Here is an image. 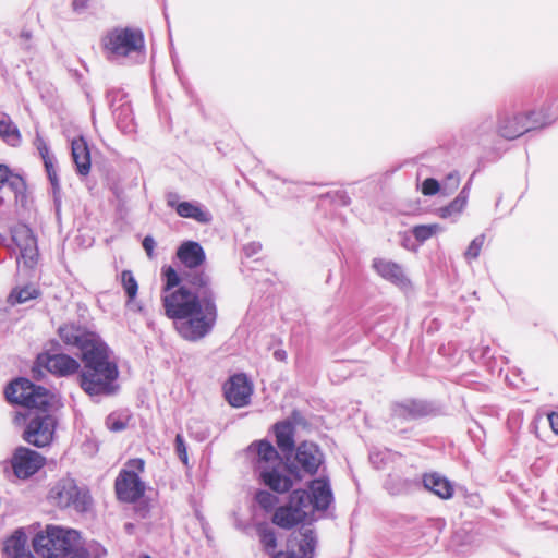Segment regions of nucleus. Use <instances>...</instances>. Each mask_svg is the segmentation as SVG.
<instances>
[{
    "mask_svg": "<svg viewBox=\"0 0 558 558\" xmlns=\"http://www.w3.org/2000/svg\"><path fill=\"white\" fill-rule=\"evenodd\" d=\"M460 184V177L457 172L449 173L440 185L441 192L445 195L451 194L453 191L458 189Z\"/></svg>",
    "mask_w": 558,
    "mask_h": 558,
    "instance_id": "obj_38",
    "label": "nucleus"
},
{
    "mask_svg": "<svg viewBox=\"0 0 558 558\" xmlns=\"http://www.w3.org/2000/svg\"><path fill=\"white\" fill-rule=\"evenodd\" d=\"M3 203V197L0 196V205Z\"/></svg>",
    "mask_w": 558,
    "mask_h": 558,
    "instance_id": "obj_50",
    "label": "nucleus"
},
{
    "mask_svg": "<svg viewBox=\"0 0 558 558\" xmlns=\"http://www.w3.org/2000/svg\"><path fill=\"white\" fill-rule=\"evenodd\" d=\"M324 462V454L319 447L312 441H303L295 448L294 459L289 462L287 469L296 478H301L300 472L314 475Z\"/></svg>",
    "mask_w": 558,
    "mask_h": 558,
    "instance_id": "obj_11",
    "label": "nucleus"
},
{
    "mask_svg": "<svg viewBox=\"0 0 558 558\" xmlns=\"http://www.w3.org/2000/svg\"><path fill=\"white\" fill-rule=\"evenodd\" d=\"M83 369L80 374L82 389L89 396L112 395L118 390L119 369L110 359L109 348L99 342L82 355Z\"/></svg>",
    "mask_w": 558,
    "mask_h": 558,
    "instance_id": "obj_2",
    "label": "nucleus"
},
{
    "mask_svg": "<svg viewBox=\"0 0 558 558\" xmlns=\"http://www.w3.org/2000/svg\"><path fill=\"white\" fill-rule=\"evenodd\" d=\"M45 463V458L35 450L19 447L15 449L11 464L19 478H27L35 474Z\"/></svg>",
    "mask_w": 558,
    "mask_h": 558,
    "instance_id": "obj_16",
    "label": "nucleus"
},
{
    "mask_svg": "<svg viewBox=\"0 0 558 558\" xmlns=\"http://www.w3.org/2000/svg\"><path fill=\"white\" fill-rule=\"evenodd\" d=\"M131 420V414L128 411L113 412L106 418V425L111 432L124 430Z\"/></svg>",
    "mask_w": 558,
    "mask_h": 558,
    "instance_id": "obj_32",
    "label": "nucleus"
},
{
    "mask_svg": "<svg viewBox=\"0 0 558 558\" xmlns=\"http://www.w3.org/2000/svg\"><path fill=\"white\" fill-rule=\"evenodd\" d=\"M317 537L310 525H302L288 541V550L276 554L272 558H312Z\"/></svg>",
    "mask_w": 558,
    "mask_h": 558,
    "instance_id": "obj_12",
    "label": "nucleus"
},
{
    "mask_svg": "<svg viewBox=\"0 0 558 558\" xmlns=\"http://www.w3.org/2000/svg\"><path fill=\"white\" fill-rule=\"evenodd\" d=\"M165 284L161 302L165 315L173 320L175 331L186 341L197 342L211 333L218 318L211 278L204 270L183 271L162 268Z\"/></svg>",
    "mask_w": 558,
    "mask_h": 558,
    "instance_id": "obj_1",
    "label": "nucleus"
},
{
    "mask_svg": "<svg viewBox=\"0 0 558 558\" xmlns=\"http://www.w3.org/2000/svg\"><path fill=\"white\" fill-rule=\"evenodd\" d=\"M145 462L142 459H132L126 463L116 480V493L120 500L133 502L140 499L145 492V485L138 473L144 471Z\"/></svg>",
    "mask_w": 558,
    "mask_h": 558,
    "instance_id": "obj_9",
    "label": "nucleus"
},
{
    "mask_svg": "<svg viewBox=\"0 0 558 558\" xmlns=\"http://www.w3.org/2000/svg\"><path fill=\"white\" fill-rule=\"evenodd\" d=\"M434 413V408L426 401L422 400H404L395 403L392 407V415L402 420H417Z\"/></svg>",
    "mask_w": 558,
    "mask_h": 558,
    "instance_id": "obj_19",
    "label": "nucleus"
},
{
    "mask_svg": "<svg viewBox=\"0 0 558 558\" xmlns=\"http://www.w3.org/2000/svg\"><path fill=\"white\" fill-rule=\"evenodd\" d=\"M56 418L45 412L36 413L28 422L24 432V439L36 447L49 445L53 438Z\"/></svg>",
    "mask_w": 558,
    "mask_h": 558,
    "instance_id": "obj_13",
    "label": "nucleus"
},
{
    "mask_svg": "<svg viewBox=\"0 0 558 558\" xmlns=\"http://www.w3.org/2000/svg\"><path fill=\"white\" fill-rule=\"evenodd\" d=\"M256 530L264 548L266 550H274L277 547V537L274 529L267 523H259Z\"/></svg>",
    "mask_w": 558,
    "mask_h": 558,
    "instance_id": "obj_31",
    "label": "nucleus"
},
{
    "mask_svg": "<svg viewBox=\"0 0 558 558\" xmlns=\"http://www.w3.org/2000/svg\"><path fill=\"white\" fill-rule=\"evenodd\" d=\"M167 204L169 207L174 208L177 210V206L180 205V202H178V195L174 193L168 194Z\"/></svg>",
    "mask_w": 558,
    "mask_h": 558,
    "instance_id": "obj_46",
    "label": "nucleus"
},
{
    "mask_svg": "<svg viewBox=\"0 0 558 558\" xmlns=\"http://www.w3.org/2000/svg\"><path fill=\"white\" fill-rule=\"evenodd\" d=\"M5 398L11 403L21 404L28 409L43 410L49 404V391L34 385L26 378H17L5 388Z\"/></svg>",
    "mask_w": 558,
    "mask_h": 558,
    "instance_id": "obj_7",
    "label": "nucleus"
},
{
    "mask_svg": "<svg viewBox=\"0 0 558 558\" xmlns=\"http://www.w3.org/2000/svg\"><path fill=\"white\" fill-rule=\"evenodd\" d=\"M177 214L183 218H191L201 223H208L211 221V214L204 209L198 203L181 202L177 206Z\"/></svg>",
    "mask_w": 558,
    "mask_h": 558,
    "instance_id": "obj_28",
    "label": "nucleus"
},
{
    "mask_svg": "<svg viewBox=\"0 0 558 558\" xmlns=\"http://www.w3.org/2000/svg\"><path fill=\"white\" fill-rule=\"evenodd\" d=\"M36 363L58 376H70L80 369V363L75 359L62 353H41L37 356Z\"/></svg>",
    "mask_w": 558,
    "mask_h": 558,
    "instance_id": "obj_18",
    "label": "nucleus"
},
{
    "mask_svg": "<svg viewBox=\"0 0 558 558\" xmlns=\"http://www.w3.org/2000/svg\"><path fill=\"white\" fill-rule=\"evenodd\" d=\"M34 144L43 159V161L53 158L49 153V147L46 144L45 140L37 133Z\"/></svg>",
    "mask_w": 558,
    "mask_h": 558,
    "instance_id": "obj_41",
    "label": "nucleus"
},
{
    "mask_svg": "<svg viewBox=\"0 0 558 558\" xmlns=\"http://www.w3.org/2000/svg\"><path fill=\"white\" fill-rule=\"evenodd\" d=\"M311 511L326 510L333 500L331 487L327 478H316L311 483Z\"/></svg>",
    "mask_w": 558,
    "mask_h": 558,
    "instance_id": "obj_22",
    "label": "nucleus"
},
{
    "mask_svg": "<svg viewBox=\"0 0 558 558\" xmlns=\"http://www.w3.org/2000/svg\"><path fill=\"white\" fill-rule=\"evenodd\" d=\"M248 452L255 456V469L266 486L277 493H286L292 487L291 477L283 473L282 459L269 441L253 442Z\"/></svg>",
    "mask_w": 558,
    "mask_h": 558,
    "instance_id": "obj_3",
    "label": "nucleus"
},
{
    "mask_svg": "<svg viewBox=\"0 0 558 558\" xmlns=\"http://www.w3.org/2000/svg\"><path fill=\"white\" fill-rule=\"evenodd\" d=\"M58 332L65 344L76 347L82 355L101 342V339L95 332L73 323L60 326Z\"/></svg>",
    "mask_w": 558,
    "mask_h": 558,
    "instance_id": "obj_15",
    "label": "nucleus"
},
{
    "mask_svg": "<svg viewBox=\"0 0 558 558\" xmlns=\"http://www.w3.org/2000/svg\"><path fill=\"white\" fill-rule=\"evenodd\" d=\"M310 513L308 493L304 489H295L290 495L289 502L275 511L272 522L282 529H291L303 522Z\"/></svg>",
    "mask_w": 558,
    "mask_h": 558,
    "instance_id": "obj_8",
    "label": "nucleus"
},
{
    "mask_svg": "<svg viewBox=\"0 0 558 558\" xmlns=\"http://www.w3.org/2000/svg\"><path fill=\"white\" fill-rule=\"evenodd\" d=\"M88 0H73V9L76 12H81L86 8Z\"/></svg>",
    "mask_w": 558,
    "mask_h": 558,
    "instance_id": "obj_47",
    "label": "nucleus"
},
{
    "mask_svg": "<svg viewBox=\"0 0 558 558\" xmlns=\"http://www.w3.org/2000/svg\"><path fill=\"white\" fill-rule=\"evenodd\" d=\"M470 182L461 190L459 195L448 205L438 209L439 217L444 219H458L468 204Z\"/></svg>",
    "mask_w": 558,
    "mask_h": 558,
    "instance_id": "obj_27",
    "label": "nucleus"
},
{
    "mask_svg": "<svg viewBox=\"0 0 558 558\" xmlns=\"http://www.w3.org/2000/svg\"><path fill=\"white\" fill-rule=\"evenodd\" d=\"M439 225H420L413 228V235L420 242H424L432 238L436 232L440 231Z\"/></svg>",
    "mask_w": 558,
    "mask_h": 558,
    "instance_id": "obj_34",
    "label": "nucleus"
},
{
    "mask_svg": "<svg viewBox=\"0 0 558 558\" xmlns=\"http://www.w3.org/2000/svg\"><path fill=\"white\" fill-rule=\"evenodd\" d=\"M33 546L43 558H78L80 534L75 530L49 525L35 536Z\"/></svg>",
    "mask_w": 558,
    "mask_h": 558,
    "instance_id": "obj_4",
    "label": "nucleus"
},
{
    "mask_svg": "<svg viewBox=\"0 0 558 558\" xmlns=\"http://www.w3.org/2000/svg\"><path fill=\"white\" fill-rule=\"evenodd\" d=\"M555 118L544 114L543 112L532 111L529 114H517L504 118L498 126L499 134L508 140H513L520 135L550 124Z\"/></svg>",
    "mask_w": 558,
    "mask_h": 558,
    "instance_id": "obj_10",
    "label": "nucleus"
},
{
    "mask_svg": "<svg viewBox=\"0 0 558 558\" xmlns=\"http://www.w3.org/2000/svg\"><path fill=\"white\" fill-rule=\"evenodd\" d=\"M144 558H151V557H149V556H145Z\"/></svg>",
    "mask_w": 558,
    "mask_h": 558,
    "instance_id": "obj_51",
    "label": "nucleus"
},
{
    "mask_svg": "<svg viewBox=\"0 0 558 558\" xmlns=\"http://www.w3.org/2000/svg\"><path fill=\"white\" fill-rule=\"evenodd\" d=\"M424 487L442 499H449L453 495L451 483L437 473L426 474L423 477Z\"/></svg>",
    "mask_w": 558,
    "mask_h": 558,
    "instance_id": "obj_26",
    "label": "nucleus"
},
{
    "mask_svg": "<svg viewBox=\"0 0 558 558\" xmlns=\"http://www.w3.org/2000/svg\"><path fill=\"white\" fill-rule=\"evenodd\" d=\"M102 45L110 60L126 58L144 52V36L135 28H113L106 34Z\"/></svg>",
    "mask_w": 558,
    "mask_h": 558,
    "instance_id": "obj_5",
    "label": "nucleus"
},
{
    "mask_svg": "<svg viewBox=\"0 0 558 558\" xmlns=\"http://www.w3.org/2000/svg\"><path fill=\"white\" fill-rule=\"evenodd\" d=\"M255 500L265 510L272 509L278 501L277 497L267 490L257 492Z\"/></svg>",
    "mask_w": 558,
    "mask_h": 558,
    "instance_id": "obj_37",
    "label": "nucleus"
},
{
    "mask_svg": "<svg viewBox=\"0 0 558 558\" xmlns=\"http://www.w3.org/2000/svg\"><path fill=\"white\" fill-rule=\"evenodd\" d=\"M44 165H45L49 181L53 187V191L59 190V178H58L57 170L54 167V157L50 158L48 160H45Z\"/></svg>",
    "mask_w": 558,
    "mask_h": 558,
    "instance_id": "obj_39",
    "label": "nucleus"
},
{
    "mask_svg": "<svg viewBox=\"0 0 558 558\" xmlns=\"http://www.w3.org/2000/svg\"><path fill=\"white\" fill-rule=\"evenodd\" d=\"M177 258L186 268L184 271L199 270L206 259L202 245L195 241H185L177 250Z\"/></svg>",
    "mask_w": 558,
    "mask_h": 558,
    "instance_id": "obj_20",
    "label": "nucleus"
},
{
    "mask_svg": "<svg viewBox=\"0 0 558 558\" xmlns=\"http://www.w3.org/2000/svg\"><path fill=\"white\" fill-rule=\"evenodd\" d=\"M225 397L230 405L243 408L250 403L253 387L246 375L236 374L223 386Z\"/></svg>",
    "mask_w": 558,
    "mask_h": 558,
    "instance_id": "obj_17",
    "label": "nucleus"
},
{
    "mask_svg": "<svg viewBox=\"0 0 558 558\" xmlns=\"http://www.w3.org/2000/svg\"><path fill=\"white\" fill-rule=\"evenodd\" d=\"M0 137L12 146L19 145L21 140L17 128L12 123L10 117L3 112H0Z\"/></svg>",
    "mask_w": 558,
    "mask_h": 558,
    "instance_id": "obj_29",
    "label": "nucleus"
},
{
    "mask_svg": "<svg viewBox=\"0 0 558 558\" xmlns=\"http://www.w3.org/2000/svg\"><path fill=\"white\" fill-rule=\"evenodd\" d=\"M175 450L178 453L179 459L184 463L187 464V451L186 446L183 439V436L178 434L175 437Z\"/></svg>",
    "mask_w": 558,
    "mask_h": 558,
    "instance_id": "obj_42",
    "label": "nucleus"
},
{
    "mask_svg": "<svg viewBox=\"0 0 558 558\" xmlns=\"http://www.w3.org/2000/svg\"><path fill=\"white\" fill-rule=\"evenodd\" d=\"M548 421L553 432L558 435V413L553 412L548 414Z\"/></svg>",
    "mask_w": 558,
    "mask_h": 558,
    "instance_id": "obj_45",
    "label": "nucleus"
},
{
    "mask_svg": "<svg viewBox=\"0 0 558 558\" xmlns=\"http://www.w3.org/2000/svg\"><path fill=\"white\" fill-rule=\"evenodd\" d=\"M38 295V289L32 284H27L22 288L14 289L9 295V302L12 305L22 304L29 300L36 299Z\"/></svg>",
    "mask_w": 558,
    "mask_h": 558,
    "instance_id": "obj_30",
    "label": "nucleus"
},
{
    "mask_svg": "<svg viewBox=\"0 0 558 558\" xmlns=\"http://www.w3.org/2000/svg\"><path fill=\"white\" fill-rule=\"evenodd\" d=\"M78 558H81V557H78Z\"/></svg>",
    "mask_w": 558,
    "mask_h": 558,
    "instance_id": "obj_52",
    "label": "nucleus"
},
{
    "mask_svg": "<svg viewBox=\"0 0 558 558\" xmlns=\"http://www.w3.org/2000/svg\"><path fill=\"white\" fill-rule=\"evenodd\" d=\"M484 242H485L484 234H480L478 236L473 239L464 253L465 258L469 260L477 258L481 253V250L484 245Z\"/></svg>",
    "mask_w": 558,
    "mask_h": 558,
    "instance_id": "obj_36",
    "label": "nucleus"
},
{
    "mask_svg": "<svg viewBox=\"0 0 558 558\" xmlns=\"http://www.w3.org/2000/svg\"><path fill=\"white\" fill-rule=\"evenodd\" d=\"M71 149L77 173L87 175L90 170V154L87 143L83 137L74 138L71 143Z\"/></svg>",
    "mask_w": 558,
    "mask_h": 558,
    "instance_id": "obj_24",
    "label": "nucleus"
},
{
    "mask_svg": "<svg viewBox=\"0 0 558 558\" xmlns=\"http://www.w3.org/2000/svg\"><path fill=\"white\" fill-rule=\"evenodd\" d=\"M441 192V187L439 182L436 179L428 178L422 183V193L426 196L435 195L436 193Z\"/></svg>",
    "mask_w": 558,
    "mask_h": 558,
    "instance_id": "obj_40",
    "label": "nucleus"
},
{
    "mask_svg": "<svg viewBox=\"0 0 558 558\" xmlns=\"http://www.w3.org/2000/svg\"><path fill=\"white\" fill-rule=\"evenodd\" d=\"M143 248L145 250L147 256L149 258H153L154 257V250H155V246H156V242L154 240L153 236L150 235H146L143 240Z\"/></svg>",
    "mask_w": 558,
    "mask_h": 558,
    "instance_id": "obj_43",
    "label": "nucleus"
},
{
    "mask_svg": "<svg viewBox=\"0 0 558 558\" xmlns=\"http://www.w3.org/2000/svg\"><path fill=\"white\" fill-rule=\"evenodd\" d=\"M21 36H22V37H24V38H26V39H29L31 34H29L28 32H23V33L21 34Z\"/></svg>",
    "mask_w": 558,
    "mask_h": 558,
    "instance_id": "obj_49",
    "label": "nucleus"
},
{
    "mask_svg": "<svg viewBox=\"0 0 558 558\" xmlns=\"http://www.w3.org/2000/svg\"><path fill=\"white\" fill-rule=\"evenodd\" d=\"M276 442L279 449L289 460L294 450V426L289 421L279 422L275 425Z\"/></svg>",
    "mask_w": 558,
    "mask_h": 558,
    "instance_id": "obj_25",
    "label": "nucleus"
},
{
    "mask_svg": "<svg viewBox=\"0 0 558 558\" xmlns=\"http://www.w3.org/2000/svg\"><path fill=\"white\" fill-rule=\"evenodd\" d=\"M121 283L129 301L135 299L138 291V284L131 270H123L121 272Z\"/></svg>",
    "mask_w": 558,
    "mask_h": 558,
    "instance_id": "obj_33",
    "label": "nucleus"
},
{
    "mask_svg": "<svg viewBox=\"0 0 558 558\" xmlns=\"http://www.w3.org/2000/svg\"><path fill=\"white\" fill-rule=\"evenodd\" d=\"M11 173V170L5 165H0V184L4 185L5 181L8 180L9 174ZM3 186L0 187V192L2 191Z\"/></svg>",
    "mask_w": 558,
    "mask_h": 558,
    "instance_id": "obj_44",
    "label": "nucleus"
},
{
    "mask_svg": "<svg viewBox=\"0 0 558 558\" xmlns=\"http://www.w3.org/2000/svg\"><path fill=\"white\" fill-rule=\"evenodd\" d=\"M8 187L14 194L15 199L19 194H23L25 191V182L23 178L19 174L10 173L8 180L5 181L3 187Z\"/></svg>",
    "mask_w": 558,
    "mask_h": 558,
    "instance_id": "obj_35",
    "label": "nucleus"
},
{
    "mask_svg": "<svg viewBox=\"0 0 558 558\" xmlns=\"http://www.w3.org/2000/svg\"><path fill=\"white\" fill-rule=\"evenodd\" d=\"M49 499L60 508H73L77 512L87 511L92 502L88 492L71 477L59 480L50 488Z\"/></svg>",
    "mask_w": 558,
    "mask_h": 558,
    "instance_id": "obj_6",
    "label": "nucleus"
},
{
    "mask_svg": "<svg viewBox=\"0 0 558 558\" xmlns=\"http://www.w3.org/2000/svg\"><path fill=\"white\" fill-rule=\"evenodd\" d=\"M11 236L20 250L17 263L22 260L25 267L33 268L38 259V248L32 230L26 225L20 223L11 229Z\"/></svg>",
    "mask_w": 558,
    "mask_h": 558,
    "instance_id": "obj_14",
    "label": "nucleus"
},
{
    "mask_svg": "<svg viewBox=\"0 0 558 558\" xmlns=\"http://www.w3.org/2000/svg\"><path fill=\"white\" fill-rule=\"evenodd\" d=\"M372 266L381 278L396 286L405 287L409 284V280L399 264L384 258H375Z\"/></svg>",
    "mask_w": 558,
    "mask_h": 558,
    "instance_id": "obj_21",
    "label": "nucleus"
},
{
    "mask_svg": "<svg viewBox=\"0 0 558 558\" xmlns=\"http://www.w3.org/2000/svg\"><path fill=\"white\" fill-rule=\"evenodd\" d=\"M5 558H34L27 548V537L24 532L16 531L4 542Z\"/></svg>",
    "mask_w": 558,
    "mask_h": 558,
    "instance_id": "obj_23",
    "label": "nucleus"
},
{
    "mask_svg": "<svg viewBox=\"0 0 558 558\" xmlns=\"http://www.w3.org/2000/svg\"><path fill=\"white\" fill-rule=\"evenodd\" d=\"M274 356L278 361H284L287 357V353L283 350H277L275 351Z\"/></svg>",
    "mask_w": 558,
    "mask_h": 558,
    "instance_id": "obj_48",
    "label": "nucleus"
}]
</instances>
